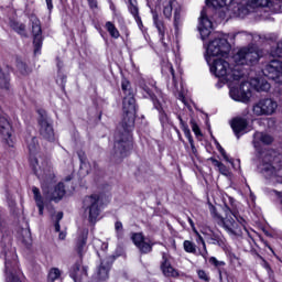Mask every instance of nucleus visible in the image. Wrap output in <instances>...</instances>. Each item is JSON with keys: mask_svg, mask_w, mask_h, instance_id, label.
Listing matches in <instances>:
<instances>
[{"mask_svg": "<svg viewBox=\"0 0 282 282\" xmlns=\"http://www.w3.org/2000/svg\"><path fill=\"white\" fill-rule=\"evenodd\" d=\"M209 263H212V265H215L216 268H219L221 265H226L225 262H221V261L217 260V258H215V257H212L209 259Z\"/></svg>", "mask_w": 282, "mask_h": 282, "instance_id": "45", "label": "nucleus"}, {"mask_svg": "<svg viewBox=\"0 0 282 282\" xmlns=\"http://www.w3.org/2000/svg\"><path fill=\"white\" fill-rule=\"evenodd\" d=\"M17 67L23 76L30 74V68H28V65H25L23 62H18Z\"/></svg>", "mask_w": 282, "mask_h": 282, "instance_id": "42", "label": "nucleus"}, {"mask_svg": "<svg viewBox=\"0 0 282 282\" xmlns=\"http://www.w3.org/2000/svg\"><path fill=\"white\" fill-rule=\"evenodd\" d=\"M87 274V269L80 265V262L74 264L70 276L75 282H82L83 278Z\"/></svg>", "mask_w": 282, "mask_h": 282, "instance_id": "21", "label": "nucleus"}, {"mask_svg": "<svg viewBox=\"0 0 282 282\" xmlns=\"http://www.w3.org/2000/svg\"><path fill=\"white\" fill-rule=\"evenodd\" d=\"M229 96L236 102H250V98H252L250 83L242 82L239 87L230 88Z\"/></svg>", "mask_w": 282, "mask_h": 282, "instance_id": "10", "label": "nucleus"}, {"mask_svg": "<svg viewBox=\"0 0 282 282\" xmlns=\"http://www.w3.org/2000/svg\"><path fill=\"white\" fill-rule=\"evenodd\" d=\"M17 268V256H13V260L6 258V272L9 274L7 282H19V278L12 273V269Z\"/></svg>", "mask_w": 282, "mask_h": 282, "instance_id": "19", "label": "nucleus"}, {"mask_svg": "<svg viewBox=\"0 0 282 282\" xmlns=\"http://www.w3.org/2000/svg\"><path fill=\"white\" fill-rule=\"evenodd\" d=\"M161 120H162V122H165V120H166V115H162V116H161Z\"/></svg>", "mask_w": 282, "mask_h": 282, "instance_id": "58", "label": "nucleus"}, {"mask_svg": "<svg viewBox=\"0 0 282 282\" xmlns=\"http://www.w3.org/2000/svg\"><path fill=\"white\" fill-rule=\"evenodd\" d=\"M32 192L34 195L36 206L39 208V215H43L44 203H43V196H41V191L37 187H33Z\"/></svg>", "mask_w": 282, "mask_h": 282, "instance_id": "25", "label": "nucleus"}, {"mask_svg": "<svg viewBox=\"0 0 282 282\" xmlns=\"http://www.w3.org/2000/svg\"><path fill=\"white\" fill-rule=\"evenodd\" d=\"M247 36V39H252V34H248V32L242 31L240 33H237L236 36Z\"/></svg>", "mask_w": 282, "mask_h": 282, "instance_id": "54", "label": "nucleus"}, {"mask_svg": "<svg viewBox=\"0 0 282 282\" xmlns=\"http://www.w3.org/2000/svg\"><path fill=\"white\" fill-rule=\"evenodd\" d=\"M183 248H184L185 252H188L189 254H195L196 257H202V254H199V251H197V246L191 240H185L183 242Z\"/></svg>", "mask_w": 282, "mask_h": 282, "instance_id": "26", "label": "nucleus"}, {"mask_svg": "<svg viewBox=\"0 0 282 282\" xmlns=\"http://www.w3.org/2000/svg\"><path fill=\"white\" fill-rule=\"evenodd\" d=\"M40 135L43 140H47V142H54L56 140V133L54 132V126L50 122V118L45 111H40Z\"/></svg>", "mask_w": 282, "mask_h": 282, "instance_id": "9", "label": "nucleus"}, {"mask_svg": "<svg viewBox=\"0 0 282 282\" xmlns=\"http://www.w3.org/2000/svg\"><path fill=\"white\" fill-rule=\"evenodd\" d=\"M153 23L159 32V35L161 36V41H164V34H165L164 22L160 20V17L155 12L153 13Z\"/></svg>", "mask_w": 282, "mask_h": 282, "instance_id": "24", "label": "nucleus"}, {"mask_svg": "<svg viewBox=\"0 0 282 282\" xmlns=\"http://www.w3.org/2000/svg\"><path fill=\"white\" fill-rule=\"evenodd\" d=\"M178 120L181 122V128L185 133V138H187V140L191 144L192 152L197 153V149H195V143L193 141V137L191 135V129H188V126H186V123H184V120H182L181 117H178Z\"/></svg>", "mask_w": 282, "mask_h": 282, "instance_id": "23", "label": "nucleus"}, {"mask_svg": "<svg viewBox=\"0 0 282 282\" xmlns=\"http://www.w3.org/2000/svg\"><path fill=\"white\" fill-rule=\"evenodd\" d=\"M264 171H269L270 173H274V166H272V163L263 161Z\"/></svg>", "mask_w": 282, "mask_h": 282, "instance_id": "49", "label": "nucleus"}, {"mask_svg": "<svg viewBox=\"0 0 282 282\" xmlns=\"http://www.w3.org/2000/svg\"><path fill=\"white\" fill-rule=\"evenodd\" d=\"M234 219H236V223L238 226H242V228H246V219L243 217L239 216V214L235 213L232 214Z\"/></svg>", "mask_w": 282, "mask_h": 282, "instance_id": "44", "label": "nucleus"}, {"mask_svg": "<svg viewBox=\"0 0 282 282\" xmlns=\"http://www.w3.org/2000/svg\"><path fill=\"white\" fill-rule=\"evenodd\" d=\"M95 167H96V163L91 164L89 161H84L80 163V174L89 175Z\"/></svg>", "mask_w": 282, "mask_h": 282, "instance_id": "30", "label": "nucleus"}, {"mask_svg": "<svg viewBox=\"0 0 282 282\" xmlns=\"http://www.w3.org/2000/svg\"><path fill=\"white\" fill-rule=\"evenodd\" d=\"M170 72H171V75L174 80L175 79V69H173V66H170ZM174 96H176V98L178 100H181V102L186 104V98L184 97V91H182V86L180 87L177 85V83H175V80H174Z\"/></svg>", "mask_w": 282, "mask_h": 282, "instance_id": "22", "label": "nucleus"}, {"mask_svg": "<svg viewBox=\"0 0 282 282\" xmlns=\"http://www.w3.org/2000/svg\"><path fill=\"white\" fill-rule=\"evenodd\" d=\"M129 12L135 19L137 23H142V19H140L139 11H138V2L134 4H129Z\"/></svg>", "mask_w": 282, "mask_h": 282, "instance_id": "37", "label": "nucleus"}, {"mask_svg": "<svg viewBox=\"0 0 282 282\" xmlns=\"http://www.w3.org/2000/svg\"><path fill=\"white\" fill-rule=\"evenodd\" d=\"M206 239L208 243H212V246H224V240L217 234L207 235Z\"/></svg>", "mask_w": 282, "mask_h": 282, "instance_id": "34", "label": "nucleus"}, {"mask_svg": "<svg viewBox=\"0 0 282 282\" xmlns=\"http://www.w3.org/2000/svg\"><path fill=\"white\" fill-rule=\"evenodd\" d=\"M274 142V139L270 134H265L263 132H256L253 134V147L259 151V147L262 144H272Z\"/></svg>", "mask_w": 282, "mask_h": 282, "instance_id": "15", "label": "nucleus"}, {"mask_svg": "<svg viewBox=\"0 0 282 282\" xmlns=\"http://www.w3.org/2000/svg\"><path fill=\"white\" fill-rule=\"evenodd\" d=\"M210 162L214 164V166H216L219 171V173H221V175H225L226 177H228V167H226V165H224V163L219 162L217 159H209Z\"/></svg>", "mask_w": 282, "mask_h": 282, "instance_id": "33", "label": "nucleus"}, {"mask_svg": "<svg viewBox=\"0 0 282 282\" xmlns=\"http://www.w3.org/2000/svg\"><path fill=\"white\" fill-rule=\"evenodd\" d=\"M231 128L234 132L236 133L237 138H239V134L248 133V120L243 118H236L231 122Z\"/></svg>", "mask_w": 282, "mask_h": 282, "instance_id": "16", "label": "nucleus"}, {"mask_svg": "<svg viewBox=\"0 0 282 282\" xmlns=\"http://www.w3.org/2000/svg\"><path fill=\"white\" fill-rule=\"evenodd\" d=\"M161 270L164 276H180V273L171 264V256L169 253H162Z\"/></svg>", "mask_w": 282, "mask_h": 282, "instance_id": "14", "label": "nucleus"}, {"mask_svg": "<svg viewBox=\"0 0 282 282\" xmlns=\"http://www.w3.org/2000/svg\"><path fill=\"white\" fill-rule=\"evenodd\" d=\"M115 230L118 239H122V237H124V228L122 227V223L117 221L115 224Z\"/></svg>", "mask_w": 282, "mask_h": 282, "instance_id": "40", "label": "nucleus"}, {"mask_svg": "<svg viewBox=\"0 0 282 282\" xmlns=\"http://www.w3.org/2000/svg\"><path fill=\"white\" fill-rule=\"evenodd\" d=\"M0 89H10V78L0 70Z\"/></svg>", "mask_w": 282, "mask_h": 282, "instance_id": "38", "label": "nucleus"}, {"mask_svg": "<svg viewBox=\"0 0 282 282\" xmlns=\"http://www.w3.org/2000/svg\"><path fill=\"white\" fill-rule=\"evenodd\" d=\"M87 1L89 4V8H91V9L98 8V0H87Z\"/></svg>", "mask_w": 282, "mask_h": 282, "instance_id": "51", "label": "nucleus"}, {"mask_svg": "<svg viewBox=\"0 0 282 282\" xmlns=\"http://www.w3.org/2000/svg\"><path fill=\"white\" fill-rule=\"evenodd\" d=\"M263 74L271 80L281 82L282 62L279 59H272L263 69Z\"/></svg>", "mask_w": 282, "mask_h": 282, "instance_id": "12", "label": "nucleus"}, {"mask_svg": "<svg viewBox=\"0 0 282 282\" xmlns=\"http://www.w3.org/2000/svg\"><path fill=\"white\" fill-rule=\"evenodd\" d=\"M194 232H196L197 239H196V243H202L203 249L198 250V254H200V257H203V259H206L208 257V249L206 248V241L204 240V237H202V235H199V232L197 230H195Z\"/></svg>", "mask_w": 282, "mask_h": 282, "instance_id": "27", "label": "nucleus"}, {"mask_svg": "<svg viewBox=\"0 0 282 282\" xmlns=\"http://www.w3.org/2000/svg\"><path fill=\"white\" fill-rule=\"evenodd\" d=\"M106 30L109 32V34H110V36H112V39H120V32L118 31L116 25H113V23L107 22Z\"/></svg>", "mask_w": 282, "mask_h": 282, "instance_id": "36", "label": "nucleus"}, {"mask_svg": "<svg viewBox=\"0 0 282 282\" xmlns=\"http://www.w3.org/2000/svg\"><path fill=\"white\" fill-rule=\"evenodd\" d=\"M173 0H164L162 2L163 6V14L166 19H171L173 15Z\"/></svg>", "mask_w": 282, "mask_h": 282, "instance_id": "28", "label": "nucleus"}, {"mask_svg": "<svg viewBox=\"0 0 282 282\" xmlns=\"http://www.w3.org/2000/svg\"><path fill=\"white\" fill-rule=\"evenodd\" d=\"M58 237H59V239L63 240V239H65V237H67V235L65 232L61 231Z\"/></svg>", "mask_w": 282, "mask_h": 282, "instance_id": "56", "label": "nucleus"}, {"mask_svg": "<svg viewBox=\"0 0 282 282\" xmlns=\"http://www.w3.org/2000/svg\"><path fill=\"white\" fill-rule=\"evenodd\" d=\"M31 23L33 32L34 54H39V52H41V47L43 46V31L41 30V20H39L36 17H31Z\"/></svg>", "mask_w": 282, "mask_h": 282, "instance_id": "11", "label": "nucleus"}, {"mask_svg": "<svg viewBox=\"0 0 282 282\" xmlns=\"http://www.w3.org/2000/svg\"><path fill=\"white\" fill-rule=\"evenodd\" d=\"M234 1L235 0H206V7L203 8L200 17L198 18V31L203 41H206V39L210 36L213 30V22L208 19L210 9L228 8ZM240 3L248 8H272L274 12H282V0H242Z\"/></svg>", "mask_w": 282, "mask_h": 282, "instance_id": "3", "label": "nucleus"}, {"mask_svg": "<svg viewBox=\"0 0 282 282\" xmlns=\"http://www.w3.org/2000/svg\"><path fill=\"white\" fill-rule=\"evenodd\" d=\"M31 163L33 164V171L35 175L43 182L42 191L44 197L51 202H61V199L65 197L66 193L65 183L61 182L50 191V186H52L55 175L52 171V167H43L50 166V163L47 161H43L41 156H31Z\"/></svg>", "mask_w": 282, "mask_h": 282, "instance_id": "4", "label": "nucleus"}, {"mask_svg": "<svg viewBox=\"0 0 282 282\" xmlns=\"http://www.w3.org/2000/svg\"><path fill=\"white\" fill-rule=\"evenodd\" d=\"M267 247L269 248V250H271L272 251V253L274 254V249H272V247H270V246H268L267 245Z\"/></svg>", "mask_w": 282, "mask_h": 282, "instance_id": "60", "label": "nucleus"}, {"mask_svg": "<svg viewBox=\"0 0 282 282\" xmlns=\"http://www.w3.org/2000/svg\"><path fill=\"white\" fill-rule=\"evenodd\" d=\"M55 232H61V219H63V213L58 212L55 216Z\"/></svg>", "mask_w": 282, "mask_h": 282, "instance_id": "43", "label": "nucleus"}, {"mask_svg": "<svg viewBox=\"0 0 282 282\" xmlns=\"http://www.w3.org/2000/svg\"><path fill=\"white\" fill-rule=\"evenodd\" d=\"M187 221H188V224L191 225V228L194 230V232H195V223L193 221V219L191 218V217H188L187 218Z\"/></svg>", "mask_w": 282, "mask_h": 282, "instance_id": "55", "label": "nucleus"}, {"mask_svg": "<svg viewBox=\"0 0 282 282\" xmlns=\"http://www.w3.org/2000/svg\"><path fill=\"white\" fill-rule=\"evenodd\" d=\"M192 131L195 133V135H202V131L199 130V126L197 123L192 122Z\"/></svg>", "mask_w": 282, "mask_h": 282, "instance_id": "48", "label": "nucleus"}, {"mask_svg": "<svg viewBox=\"0 0 282 282\" xmlns=\"http://www.w3.org/2000/svg\"><path fill=\"white\" fill-rule=\"evenodd\" d=\"M28 147L30 155H36V152L39 151V139H36L35 137L31 138Z\"/></svg>", "mask_w": 282, "mask_h": 282, "instance_id": "35", "label": "nucleus"}, {"mask_svg": "<svg viewBox=\"0 0 282 282\" xmlns=\"http://www.w3.org/2000/svg\"><path fill=\"white\" fill-rule=\"evenodd\" d=\"M230 35L226 34L223 37H216L208 43L205 54L207 63H210V58L215 56H228L230 53V43H228Z\"/></svg>", "mask_w": 282, "mask_h": 282, "instance_id": "5", "label": "nucleus"}, {"mask_svg": "<svg viewBox=\"0 0 282 282\" xmlns=\"http://www.w3.org/2000/svg\"><path fill=\"white\" fill-rule=\"evenodd\" d=\"M250 89H256V91H270V83L263 78H253L249 83Z\"/></svg>", "mask_w": 282, "mask_h": 282, "instance_id": "20", "label": "nucleus"}, {"mask_svg": "<svg viewBox=\"0 0 282 282\" xmlns=\"http://www.w3.org/2000/svg\"><path fill=\"white\" fill-rule=\"evenodd\" d=\"M219 151H220V154L223 155V158H224V160H225L226 162H232V161H230V159L228 158V154H226V150H224V148H220Z\"/></svg>", "mask_w": 282, "mask_h": 282, "instance_id": "50", "label": "nucleus"}, {"mask_svg": "<svg viewBox=\"0 0 282 282\" xmlns=\"http://www.w3.org/2000/svg\"><path fill=\"white\" fill-rule=\"evenodd\" d=\"M142 89H143V91H145L147 97L151 98L155 109H158V111H162V105L160 104V101H158V99H155V95H153L151 93V89H149V87L147 85L142 86Z\"/></svg>", "mask_w": 282, "mask_h": 282, "instance_id": "29", "label": "nucleus"}, {"mask_svg": "<svg viewBox=\"0 0 282 282\" xmlns=\"http://www.w3.org/2000/svg\"><path fill=\"white\" fill-rule=\"evenodd\" d=\"M121 89H122L124 96L133 94V90H131V83H129V80H127V79H123L121 82Z\"/></svg>", "mask_w": 282, "mask_h": 282, "instance_id": "39", "label": "nucleus"}, {"mask_svg": "<svg viewBox=\"0 0 282 282\" xmlns=\"http://www.w3.org/2000/svg\"><path fill=\"white\" fill-rule=\"evenodd\" d=\"M279 109V102L273 98H262L253 105L254 116H273Z\"/></svg>", "mask_w": 282, "mask_h": 282, "instance_id": "8", "label": "nucleus"}, {"mask_svg": "<svg viewBox=\"0 0 282 282\" xmlns=\"http://www.w3.org/2000/svg\"><path fill=\"white\" fill-rule=\"evenodd\" d=\"M89 236V229H83L77 240V253L83 257L84 252H87V237Z\"/></svg>", "mask_w": 282, "mask_h": 282, "instance_id": "18", "label": "nucleus"}, {"mask_svg": "<svg viewBox=\"0 0 282 282\" xmlns=\"http://www.w3.org/2000/svg\"><path fill=\"white\" fill-rule=\"evenodd\" d=\"M234 61L237 66L231 67L230 63L224 58L215 59L210 66L212 74H215L217 78H225L227 83L232 80H240L243 78V70L239 65H252L259 61V51L257 47H243L240 48L235 55Z\"/></svg>", "mask_w": 282, "mask_h": 282, "instance_id": "2", "label": "nucleus"}, {"mask_svg": "<svg viewBox=\"0 0 282 282\" xmlns=\"http://www.w3.org/2000/svg\"><path fill=\"white\" fill-rule=\"evenodd\" d=\"M135 3H138L135 0H129V6H133Z\"/></svg>", "mask_w": 282, "mask_h": 282, "instance_id": "57", "label": "nucleus"}, {"mask_svg": "<svg viewBox=\"0 0 282 282\" xmlns=\"http://www.w3.org/2000/svg\"><path fill=\"white\" fill-rule=\"evenodd\" d=\"M57 67H61V64H57Z\"/></svg>", "mask_w": 282, "mask_h": 282, "instance_id": "61", "label": "nucleus"}, {"mask_svg": "<svg viewBox=\"0 0 282 282\" xmlns=\"http://www.w3.org/2000/svg\"><path fill=\"white\" fill-rule=\"evenodd\" d=\"M198 278L203 281H210V278H208V274L204 270L198 271Z\"/></svg>", "mask_w": 282, "mask_h": 282, "instance_id": "46", "label": "nucleus"}, {"mask_svg": "<svg viewBox=\"0 0 282 282\" xmlns=\"http://www.w3.org/2000/svg\"><path fill=\"white\" fill-rule=\"evenodd\" d=\"M77 155H78V159H79V161H80V164H82L83 162H87V155L85 154V152H84L83 150H79V151L77 152Z\"/></svg>", "mask_w": 282, "mask_h": 282, "instance_id": "47", "label": "nucleus"}, {"mask_svg": "<svg viewBox=\"0 0 282 282\" xmlns=\"http://www.w3.org/2000/svg\"><path fill=\"white\" fill-rule=\"evenodd\" d=\"M58 276H61V270L52 269L48 273V281L55 282Z\"/></svg>", "mask_w": 282, "mask_h": 282, "instance_id": "41", "label": "nucleus"}, {"mask_svg": "<svg viewBox=\"0 0 282 282\" xmlns=\"http://www.w3.org/2000/svg\"><path fill=\"white\" fill-rule=\"evenodd\" d=\"M97 278L99 281H107L109 279V267H105L101 263L97 271Z\"/></svg>", "mask_w": 282, "mask_h": 282, "instance_id": "31", "label": "nucleus"}, {"mask_svg": "<svg viewBox=\"0 0 282 282\" xmlns=\"http://www.w3.org/2000/svg\"><path fill=\"white\" fill-rule=\"evenodd\" d=\"M135 127V97L133 93L123 97V117L115 134V159L122 160L131 151V131Z\"/></svg>", "mask_w": 282, "mask_h": 282, "instance_id": "1", "label": "nucleus"}, {"mask_svg": "<svg viewBox=\"0 0 282 282\" xmlns=\"http://www.w3.org/2000/svg\"><path fill=\"white\" fill-rule=\"evenodd\" d=\"M212 215L216 224L224 227L228 235H239V232H241V227L235 219V216H232L234 212L230 210L228 207H225V218L217 214V209H215V207L212 208Z\"/></svg>", "mask_w": 282, "mask_h": 282, "instance_id": "6", "label": "nucleus"}, {"mask_svg": "<svg viewBox=\"0 0 282 282\" xmlns=\"http://www.w3.org/2000/svg\"><path fill=\"white\" fill-rule=\"evenodd\" d=\"M10 26L21 36H28V33H25V24L12 21Z\"/></svg>", "mask_w": 282, "mask_h": 282, "instance_id": "32", "label": "nucleus"}, {"mask_svg": "<svg viewBox=\"0 0 282 282\" xmlns=\"http://www.w3.org/2000/svg\"><path fill=\"white\" fill-rule=\"evenodd\" d=\"M48 12H52L54 10V4L52 3V0H45Z\"/></svg>", "mask_w": 282, "mask_h": 282, "instance_id": "52", "label": "nucleus"}, {"mask_svg": "<svg viewBox=\"0 0 282 282\" xmlns=\"http://www.w3.org/2000/svg\"><path fill=\"white\" fill-rule=\"evenodd\" d=\"M65 182H72V176H67V177L65 178Z\"/></svg>", "mask_w": 282, "mask_h": 282, "instance_id": "59", "label": "nucleus"}, {"mask_svg": "<svg viewBox=\"0 0 282 282\" xmlns=\"http://www.w3.org/2000/svg\"><path fill=\"white\" fill-rule=\"evenodd\" d=\"M134 246L140 250L141 254H149L153 250V243L147 241L141 232L132 234L131 237Z\"/></svg>", "mask_w": 282, "mask_h": 282, "instance_id": "13", "label": "nucleus"}, {"mask_svg": "<svg viewBox=\"0 0 282 282\" xmlns=\"http://www.w3.org/2000/svg\"><path fill=\"white\" fill-rule=\"evenodd\" d=\"M0 135L3 140H7V142L12 138V126L10 121H8V118L3 116H0Z\"/></svg>", "mask_w": 282, "mask_h": 282, "instance_id": "17", "label": "nucleus"}, {"mask_svg": "<svg viewBox=\"0 0 282 282\" xmlns=\"http://www.w3.org/2000/svg\"><path fill=\"white\" fill-rule=\"evenodd\" d=\"M84 210L89 224H96L100 219V196L97 194L84 198Z\"/></svg>", "mask_w": 282, "mask_h": 282, "instance_id": "7", "label": "nucleus"}, {"mask_svg": "<svg viewBox=\"0 0 282 282\" xmlns=\"http://www.w3.org/2000/svg\"><path fill=\"white\" fill-rule=\"evenodd\" d=\"M180 23V12H174V25H177Z\"/></svg>", "mask_w": 282, "mask_h": 282, "instance_id": "53", "label": "nucleus"}]
</instances>
